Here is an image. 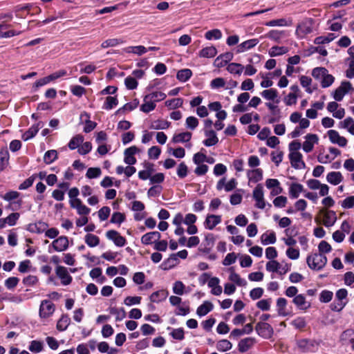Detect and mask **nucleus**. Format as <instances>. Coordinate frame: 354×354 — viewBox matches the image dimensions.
Masks as SVG:
<instances>
[{
    "mask_svg": "<svg viewBox=\"0 0 354 354\" xmlns=\"http://www.w3.org/2000/svg\"><path fill=\"white\" fill-rule=\"evenodd\" d=\"M312 75L317 80H320L321 86L327 88L334 82V77L328 74L327 69L323 67H317L313 70Z\"/></svg>",
    "mask_w": 354,
    "mask_h": 354,
    "instance_id": "1",
    "label": "nucleus"
},
{
    "mask_svg": "<svg viewBox=\"0 0 354 354\" xmlns=\"http://www.w3.org/2000/svg\"><path fill=\"white\" fill-rule=\"evenodd\" d=\"M306 262L310 269L319 270L326 266L327 263V258L323 254L315 253L308 255Z\"/></svg>",
    "mask_w": 354,
    "mask_h": 354,
    "instance_id": "2",
    "label": "nucleus"
},
{
    "mask_svg": "<svg viewBox=\"0 0 354 354\" xmlns=\"http://www.w3.org/2000/svg\"><path fill=\"white\" fill-rule=\"evenodd\" d=\"M55 311V304L48 299H44L41 301L39 316L41 319H46L50 317Z\"/></svg>",
    "mask_w": 354,
    "mask_h": 354,
    "instance_id": "3",
    "label": "nucleus"
},
{
    "mask_svg": "<svg viewBox=\"0 0 354 354\" xmlns=\"http://www.w3.org/2000/svg\"><path fill=\"white\" fill-rule=\"evenodd\" d=\"M19 196L20 194L17 191H9L4 195L1 196V197L4 201L10 203L9 208L12 210H15L20 208L22 205V201L21 199H18Z\"/></svg>",
    "mask_w": 354,
    "mask_h": 354,
    "instance_id": "4",
    "label": "nucleus"
},
{
    "mask_svg": "<svg viewBox=\"0 0 354 354\" xmlns=\"http://www.w3.org/2000/svg\"><path fill=\"white\" fill-rule=\"evenodd\" d=\"M313 31V21L307 19L299 23L296 28L295 34L298 38H304Z\"/></svg>",
    "mask_w": 354,
    "mask_h": 354,
    "instance_id": "5",
    "label": "nucleus"
},
{
    "mask_svg": "<svg viewBox=\"0 0 354 354\" xmlns=\"http://www.w3.org/2000/svg\"><path fill=\"white\" fill-rule=\"evenodd\" d=\"M257 334L264 339L272 337L274 330L272 327L266 322H259L255 326Z\"/></svg>",
    "mask_w": 354,
    "mask_h": 354,
    "instance_id": "6",
    "label": "nucleus"
},
{
    "mask_svg": "<svg viewBox=\"0 0 354 354\" xmlns=\"http://www.w3.org/2000/svg\"><path fill=\"white\" fill-rule=\"evenodd\" d=\"M252 197L256 203V207L263 209L266 207V203L264 199L263 188L260 184L257 185L252 192Z\"/></svg>",
    "mask_w": 354,
    "mask_h": 354,
    "instance_id": "7",
    "label": "nucleus"
},
{
    "mask_svg": "<svg viewBox=\"0 0 354 354\" xmlns=\"http://www.w3.org/2000/svg\"><path fill=\"white\" fill-rule=\"evenodd\" d=\"M69 245L68 239L66 236H61L55 239L51 245L49 246V252H50V248L56 252H64L66 250Z\"/></svg>",
    "mask_w": 354,
    "mask_h": 354,
    "instance_id": "8",
    "label": "nucleus"
},
{
    "mask_svg": "<svg viewBox=\"0 0 354 354\" xmlns=\"http://www.w3.org/2000/svg\"><path fill=\"white\" fill-rule=\"evenodd\" d=\"M353 90L351 84L347 81H343L341 85L333 92V98L336 101H341L344 95Z\"/></svg>",
    "mask_w": 354,
    "mask_h": 354,
    "instance_id": "9",
    "label": "nucleus"
},
{
    "mask_svg": "<svg viewBox=\"0 0 354 354\" xmlns=\"http://www.w3.org/2000/svg\"><path fill=\"white\" fill-rule=\"evenodd\" d=\"M319 138L317 134L308 133L305 136V141L302 145V149L306 153H309L313 151L314 145L317 144Z\"/></svg>",
    "mask_w": 354,
    "mask_h": 354,
    "instance_id": "10",
    "label": "nucleus"
},
{
    "mask_svg": "<svg viewBox=\"0 0 354 354\" xmlns=\"http://www.w3.org/2000/svg\"><path fill=\"white\" fill-rule=\"evenodd\" d=\"M259 39L257 38H253L244 41L243 42L237 45V46L235 48V52L236 53L239 54L250 50L252 48H254L259 44Z\"/></svg>",
    "mask_w": 354,
    "mask_h": 354,
    "instance_id": "11",
    "label": "nucleus"
},
{
    "mask_svg": "<svg viewBox=\"0 0 354 354\" xmlns=\"http://www.w3.org/2000/svg\"><path fill=\"white\" fill-rule=\"evenodd\" d=\"M55 272L59 279H60L62 285L67 286L71 283L72 277L69 274L66 268L57 266L55 269Z\"/></svg>",
    "mask_w": 354,
    "mask_h": 354,
    "instance_id": "12",
    "label": "nucleus"
},
{
    "mask_svg": "<svg viewBox=\"0 0 354 354\" xmlns=\"http://www.w3.org/2000/svg\"><path fill=\"white\" fill-rule=\"evenodd\" d=\"M140 149L136 146H131L124 150V162L128 165H133L136 163L135 154L139 153Z\"/></svg>",
    "mask_w": 354,
    "mask_h": 354,
    "instance_id": "13",
    "label": "nucleus"
},
{
    "mask_svg": "<svg viewBox=\"0 0 354 354\" xmlns=\"http://www.w3.org/2000/svg\"><path fill=\"white\" fill-rule=\"evenodd\" d=\"M327 133L330 141L333 144H336L341 147H344L346 146L348 142L346 138L340 136L337 131L329 130Z\"/></svg>",
    "mask_w": 354,
    "mask_h": 354,
    "instance_id": "14",
    "label": "nucleus"
},
{
    "mask_svg": "<svg viewBox=\"0 0 354 354\" xmlns=\"http://www.w3.org/2000/svg\"><path fill=\"white\" fill-rule=\"evenodd\" d=\"M290 163L292 167L297 169H301L305 167V163L302 160V155L299 151L289 153Z\"/></svg>",
    "mask_w": 354,
    "mask_h": 354,
    "instance_id": "15",
    "label": "nucleus"
},
{
    "mask_svg": "<svg viewBox=\"0 0 354 354\" xmlns=\"http://www.w3.org/2000/svg\"><path fill=\"white\" fill-rule=\"evenodd\" d=\"M292 303L301 310H306L310 308V302L306 300V297L302 294H299L292 299Z\"/></svg>",
    "mask_w": 354,
    "mask_h": 354,
    "instance_id": "16",
    "label": "nucleus"
},
{
    "mask_svg": "<svg viewBox=\"0 0 354 354\" xmlns=\"http://www.w3.org/2000/svg\"><path fill=\"white\" fill-rule=\"evenodd\" d=\"M43 127V123L39 122L37 124L32 125L26 132L21 136V139L24 141H28L34 138L39 130Z\"/></svg>",
    "mask_w": 354,
    "mask_h": 354,
    "instance_id": "17",
    "label": "nucleus"
},
{
    "mask_svg": "<svg viewBox=\"0 0 354 354\" xmlns=\"http://www.w3.org/2000/svg\"><path fill=\"white\" fill-rule=\"evenodd\" d=\"M221 222V216L207 214L204 221V227L207 230H212Z\"/></svg>",
    "mask_w": 354,
    "mask_h": 354,
    "instance_id": "18",
    "label": "nucleus"
},
{
    "mask_svg": "<svg viewBox=\"0 0 354 354\" xmlns=\"http://www.w3.org/2000/svg\"><path fill=\"white\" fill-rule=\"evenodd\" d=\"M261 97L268 102H280L279 93L275 88H268L263 90L261 93Z\"/></svg>",
    "mask_w": 354,
    "mask_h": 354,
    "instance_id": "19",
    "label": "nucleus"
},
{
    "mask_svg": "<svg viewBox=\"0 0 354 354\" xmlns=\"http://www.w3.org/2000/svg\"><path fill=\"white\" fill-rule=\"evenodd\" d=\"M161 234L157 231L151 232L145 234L141 237V242L144 245H151L155 243L156 241L160 240Z\"/></svg>",
    "mask_w": 354,
    "mask_h": 354,
    "instance_id": "20",
    "label": "nucleus"
},
{
    "mask_svg": "<svg viewBox=\"0 0 354 354\" xmlns=\"http://www.w3.org/2000/svg\"><path fill=\"white\" fill-rule=\"evenodd\" d=\"M71 207L75 209L77 214L81 216H87L91 212V209L84 205L81 200H75L71 201Z\"/></svg>",
    "mask_w": 354,
    "mask_h": 354,
    "instance_id": "21",
    "label": "nucleus"
},
{
    "mask_svg": "<svg viewBox=\"0 0 354 354\" xmlns=\"http://www.w3.org/2000/svg\"><path fill=\"white\" fill-rule=\"evenodd\" d=\"M256 343L254 337H245L242 339L238 344V349L241 353H245L250 350Z\"/></svg>",
    "mask_w": 354,
    "mask_h": 354,
    "instance_id": "22",
    "label": "nucleus"
},
{
    "mask_svg": "<svg viewBox=\"0 0 354 354\" xmlns=\"http://www.w3.org/2000/svg\"><path fill=\"white\" fill-rule=\"evenodd\" d=\"M48 225L43 221H38L35 223H30L28 226V230L32 233L41 234L48 228Z\"/></svg>",
    "mask_w": 354,
    "mask_h": 354,
    "instance_id": "23",
    "label": "nucleus"
},
{
    "mask_svg": "<svg viewBox=\"0 0 354 354\" xmlns=\"http://www.w3.org/2000/svg\"><path fill=\"white\" fill-rule=\"evenodd\" d=\"M220 280L218 277H212L208 281V286L212 288V295L218 296L222 293V287L219 285Z\"/></svg>",
    "mask_w": 354,
    "mask_h": 354,
    "instance_id": "24",
    "label": "nucleus"
},
{
    "mask_svg": "<svg viewBox=\"0 0 354 354\" xmlns=\"http://www.w3.org/2000/svg\"><path fill=\"white\" fill-rule=\"evenodd\" d=\"M247 176L250 182L257 183L263 178V171L259 168L248 170Z\"/></svg>",
    "mask_w": 354,
    "mask_h": 354,
    "instance_id": "25",
    "label": "nucleus"
},
{
    "mask_svg": "<svg viewBox=\"0 0 354 354\" xmlns=\"http://www.w3.org/2000/svg\"><path fill=\"white\" fill-rule=\"evenodd\" d=\"M192 136V133L189 131L175 133L171 141L175 144L187 142L191 140Z\"/></svg>",
    "mask_w": 354,
    "mask_h": 354,
    "instance_id": "26",
    "label": "nucleus"
},
{
    "mask_svg": "<svg viewBox=\"0 0 354 354\" xmlns=\"http://www.w3.org/2000/svg\"><path fill=\"white\" fill-rule=\"evenodd\" d=\"M205 134L207 138L203 141V144L206 147L214 146L218 142V138L213 130H206Z\"/></svg>",
    "mask_w": 354,
    "mask_h": 354,
    "instance_id": "27",
    "label": "nucleus"
},
{
    "mask_svg": "<svg viewBox=\"0 0 354 354\" xmlns=\"http://www.w3.org/2000/svg\"><path fill=\"white\" fill-rule=\"evenodd\" d=\"M229 280L236 283L239 286H245L247 284L246 281L242 279L239 274L235 272L233 267L229 268Z\"/></svg>",
    "mask_w": 354,
    "mask_h": 354,
    "instance_id": "28",
    "label": "nucleus"
},
{
    "mask_svg": "<svg viewBox=\"0 0 354 354\" xmlns=\"http://www.w3.org/2000/svg\"><path fill=\"white\" fill-rule=\"evenodd\" d=\"M292 25V20L285 18L281 19H273L269 21H267L265 23V26L268 27H274V26H279V27H284V26H290Z\"/></svg>",
    "mask_w": 354,
    "mask_h": 354,
    "instance_id": "29",
    "label": "nucleus"
},
{
    "mask_svg": "<svg viewBox=\"0 0 354 354\" xmlns=\"http://www.w3.org/2000/svg\"><path fill=\"white\" fill-rule=\"evenodd\" d=\"M337 216L334 211H326L323 216V223L326 227H331L336 222Z\"/></svg>",
    "mask_w": 354,
    "mask_h": 354,
    "instance_id": "30",
    "label": "nucleus"
},
{
    "mask_svg": "<svg viewBox=\"0 0 354 354\" xmlns=\"http://www.w3.org/2000/svg\"><path fill=\"white\" fill-rule=\"evenodd\" d=\"M169 293L166 290H160L153 292L150 297L149 299L153 303H160L166 299Z\"/></svg>",
    "mask_w": 354,
    "mask_h": 354,
    "instance_id": "31",
    "label": "nucleus"
},
{
    "mask_svg": "<svg viewBox=\"0 0 354 354\" xmlns=\"http://www.w3.org/2000/svg\"><path fill=\"white\" fill-rule=\"evenodd\" d=\"M218 51L216 47L210 46L203 48L198 52V56L203 58H212L216 55Z\"/></svg>",
    "mask_w": 354,
    "mask_h": 354,
    "instance_id": "32",
    "label": "nucleus"
},
{
    "mask_svg": "<svg viewBox=\"0 0 354 354\" xmlns=\"http://www.w3.org/2000/svg\"><path fill=\"white\" fill-rule=\"evenodd\" d=\"M123 52L126 53H132L138 56H141L147 52V48L144 46H128L123 48Z\"/></svg>",
    "mask_w": 354,
    "mask_h": 354,
    "instance_id": "33",
    "label": "nucleus"
},
{
    "mask_svg": "<svg viewBox=\"0 0 354 354\" xmlns=\"http://www.w3.org/2000/svg\"><path fill=\"white\" fill-rule=\"evenodd\" d=\"M227 71L232 75H241L243 72L244 66L239 63H230L226 68Z\"/></svg>",
    "mask_w": 354,
    "mask_h": 354,
    "instance_id": "34",
    "label": "nucleus"
},
{
    "mask_svg": "<svg viewBox=\"0 0 354 354\" xmlns=\"http://www.w3.org/2000/svg\"><path fill=\"white\" fill-rule=\"evenodd\" d=\"M89 118H90L89 115L86 112H84V113H81V115H80V119L82 120H85V125L84 127V131L85 133L91 132L96 127V123L95 122L90 120Z\"/></svg>",
    "mask_w": 354,
    "mask_h": 354,
    "instance_id": "35",
    "label": "nucleus"
},
{
    "mask_svg": "<svg viewBox=\"0 0 354 354\" xmlns=\"http://www.w3.org/2000/svg\"><path fill=\"white\" fill-rule=\"evenodd\" d=\"M277 241L276 234L274 232H266L261 236V243L263 245L274 244Z\"/></svg>",
    "mask_w": 354,
    "mask_h": 354,
    "instance_id": "36",
    "label": "nucleus"
},
{
    "mask_svg": "<svg viewBox=\"0 0 354 354\" xmlns=\"http://www.w3.org/2000/svg\"><path fill=\"white\" fill-rule=\"evenodd\" d=\"M288 301L285 298L280 297L277 300V313L279 316L286 317L289 315L286 310Z\"/></svg>",
    "mask_w": 354,
    "mask_h": 354,
    "instance_id": "37",
    "label": "nucleus"
},
{
    "mask_svg": "<svg viewBox=\"0 0 354 354\" xmlns=\"http://www.w3.org/2000/svg\"><path fill=\"white\" fill-rule=\"evenodd\" d=\"M339 127L345 129L351 135L354 136V119L351 117H347L339 124Z\"/></svg>",
    "mask_w": 354,
    "mask_h": 354,
    "instance_id": "38",
    "label": "nucleus"
},
{
    "mask_svg": "<svg viewBox=\"0 0 354 354\" xmlns=\"http://www.w3.org/2000/svg\"><path fill=\"white\" fill-rule=\"evenodd\" d=\"M326 180L329 183L337 185L343 180V176L339 171H331L327 174Z\"/></svg>",
    "mask_w": 354,
    "mask_h": 354,
    "instance_id": "39",
    "label": "nucleus"
},
{
    "mask_svg": "<svg viewBox=\"0 0 354 354\" xmlns=\"http://www.w3.org/2000/svg\"><path fill=\"white\" fill-rule=\"evenodd\" d=\"M286 35L285 30H270L266 35V37L274 41L279 42L281 39H283Z\"/></svg>",
    "mask_w": 354,
    "mask_h": 354,
    "instance_id": "40",
    "label": "nucleus"
},
{
    "mask_svg": "<svg viewBox=\"0 0 354 354\" xmlns=\"http://www.w3.org/2000/svg\"><path fill=\"white\" fill-rule=\"evenodd\" d=\"M71 323V319L68 315L63 314L57 321L56 328L59 331H64Z\"/></svg>",
    "mask_w": 354,
    "mask_h": 354,
    "instance_id": "41",
    "label": "nucleus"
},
{
    "mask_svg": "<svg viewBox=\"0 0 354 354\" xmlns=\"http://www.w3.org/2000/svg\"><path fill=\"white\" fill-rule=\"evenodd\" d=\"M304 187L299 183H292L289 188V194L292 198H297L303 192Z\"/></svg>",
    "mask_w": 354,
    "mask_h": 354,
    "instance_id": "42",
    "label": "nucleus"
},
{
    "mask_svg": "<svg viewBox=\"0 0 354 354\" xmlns=\"http://www.w3.org/2000/svg\"><path fill=\"white\" fill-rule=\"evenodd\" d=\"M213 309V304L209 301H205L199 306L196 310V313L199 317L206 315Z\"/></svg>",
    "mask_w": 354,
    "mask_h": 354,
    "instance_id": "43",
    "label": "nucleus"
},
{
    "mask_svg": "<svg viewBox=\"0 0 354 354\" xmlns=\"http://www.w3.org/2000/svg\"><path fill=\"white\" fill-rule=\"evenodd\" d=\"M288 52V47L274 46L269 49L268 54L270 57H277L284 55Z\"/></svg>",
    "mask_w": 354,
    "mask_h": 354,
    "instance_id": "44",
    "label": "nucleus"
},
{
    "mask_svg": "<svg viewBox=\"0 0 354 354\" xmlns=\"http://www.w3.org/2000/svg\"><path fill=\"white\" fill-rule=\"evenodd\" d=\"M124 42L122 39L120 38H110L106 39L101 44L102 48H107L109 47H115Z\"/></svg>",
    "mask_w": 354,
    "mask_h": 354,
    "instance_id": "45",
    "label": "nucleus"
},
{
    "mask_svg": "<svg viewBox=\"0 0 354 354\" xmlns=\"http://www.w3.org/2000/svg\"><path fill=\"white\" fill-rule=\"evenodd\" d=\"M192 72L189 68L181 69L178 71L176 78L181 82H185L192 77Z\"/></svg>",
    "mask_w": 354,
    "mask_h": 354,
    "instance_id": "46",
    "label": "nucleus"
},
{
    "mask_svg": "<svg viewBox=\"0 0 354 354\" xmlns=\"http://www.w3.org/2000/svg\"><path fill=\"white\" fill-rule=\"evenodd\" d=\"M84 241L90 248H94L99 245L100 239L97 236L93 234H87L85 236Z\"/></svg>",
    "mask_w": 354,
    "mask_h": 354,
    "instance_id": "47",
    "label": "nucleus"
},
{
    "mask_svg": "<svg viewBox=\"0 0 354 354\" xmlns=\"http://www.w3.org/2000/svg\"><path fill=\"white\" fill-rule=\"evenodd\" d=\"M143 101L144 103L140 106L141 111L147 113L155 109L156 103L149 99H147L146 95L145 96Z\"/></svg>",
    "mask_w": 354,
    "mask_h": 354,
    "instance_id": "48",
    "label": "nucleus"
},
{
    "mask_svg": "<svg viewBox=\"0 0 354 354\" xmlns=\"http://www.w3.org/2000/svg\"><path fill=\"white\" fill-rule=\"evenodd\" d=\"M84 142L83 136L78 134L73 137L68 143V147L71 150H74L80 147V145Z\"/></svg>",
    "mask_w": 354,
    "mask_h": 354,
    "instance_id": "49",
    "label": "nucleus"
},
{
    "mask_svg": "<svg viewBox=\"0 0 354 354\" xmlns=\"http://www.w3.org/2000/svg\"><path fill=\"white\" fill-rule=\"evenodd\" d=\"M9 153L7 150L0 151V171H3L9 163Z\"/></svg>",
    "mask_w": 354,
    "mask_h": 354,
    "instance_id": "50",
    "label": "nucleus"
},
{
    "mask_svg": "<svg viewBox=\"0 0 354 354\" xmlns=\"http://www.w3.org/2000/svg\"><path fill=\"white\" fill-rule=\"evenodd\" d=\"M205 37L207 40H218L222 37V32L219 29H213L207 31Z\"/></svg>",
    "mask_w": 354,
    "mask_h": 354,
    "instance_id": "51",
    "label": "nucleus"
},
{
    "mask_svg": "<svg viewBox=\"0 0 354 354\" xmlns=\"http://www.w3.org/2000/svg\"><path fill=\"white\" fill-rule=\"evenodd\" d=\"M146 96L147 99H149L153 102L162 101L167 97L166 94L161 91H154Z\"/></svg>",
    "mask_w": 354,
    "mask_h": 354,
    "instance_id": "52",
    "label": "nucleus"
},
{
    "mask_svg": "<svg viewBox=\"0 0 354 354\" xmlns=\"http://www.w3.org/2000/svg\"><path fill=\"white\" fill-rule=\"evenodd\" d=\"M57 158V152L56 150L51 149L47 151L44 156V161L46 164L50 165Z\"/></svg>",
    "mask_w": 354,
    "mask_h": 354,
    "instance_id": "53",
    "label": "nucleus"
},
{
    "mask_svg": "<svg viewBox=\"0 0 354 354\" xmlns=\"http://www.w3.org/2000/svg\"><path fill=\"white\" fill-rule=\"evenodd\" d=\"M300 83L308 93H312L313 92V89L310 87L312 83L310 77L306 75H301L300 77Z\"/></svg>",
    "mask_w": 354,
    "mask_h": 354,
    "instance_id": "54",
    "label": "nucleus"
},
{
    "mask_svg": "<svg viewBox=\"0 0 354 354\" xmlns=\"http://www.w3.org/2000/svg\"><path fill=\"white\" fill-rule=\"evenodd\" d=\"M44 344L41 341L32 340L30 342V345L28 346L29 351L32 353H38L43 350Z\"/></svg>",
    "mask_w": 354,
    "mask_h": 354,
    "instance_id": "55",
    "label": "nucleus"
},
{
    "mask_svg": "<svg viewBox=\"0 0 354 354\" xmlns=\"http://www.w3.org/2000/svg\"><path fill=\"white\" fill-rule=\"evenodd\" d=\"M232 344L227 339H222L217 342L216 348L218 351L225 352L232 348Z\"/></svg>",
    "mask_w": 354,
    "mask_h": 354,
    "instance_id": "56",
    "label": "nucleus"
},
{
    "mask_svg": "<svg viewBox=\"0 0 354 354\" xmlns=\"http://www.w3.org/2000/svg\"><path fill=\"white\" fill-rule=\"evenodd\" d=\"M183 104V100L182 98H174L165 102V105L170 109H175L178 107H181Z\"/></svg>",
    "mask_w": 354,
    "mask_h": 354,
    "instance_id": "57",
    "label": "nucleus"
},
{
    "mask_svg": "<svg viewBox=\"0 0 354 354\" xmlns=\"http://www.w3.org/2000/svg\"><path fill=\"white\" fill-rule=\"evenodd\" d=\"M354 330L351 328H348L343 331L341 334L339 339L340 341L343 343H346V342H350L354 337Z\"/></svg>",
    "mask_w": 354,
    "mask_h": 354,
    "instance_id": "58",
    "label": "nucleus"
},
{
    "mask_svg": "<svg viewBox=\"0 0 354 354\" xmlns=\"http://www.w3.org/2000/svg\"><path fill=\"white\" fill-rule=\"evenodd\" d=\"M173 292L177 295H183L185 292V286L180 281H176L172 288Z\"/></svg>",
    "mask_w": 354,
    "mask_h": 354,
    "instance_id": "59",
    "label": "nucleus"
},
{
    "mask_svg": "<svg viewBox=\"0 0 354 354\" xmlns=\"http://www.w3.org/2000/svg\"><path fill=\"white\" fill-rule=\"evenodd\" d=\"M199 121L194 116H189L185 120V127L190 130H194L198 125Z\"/></svg>",
    "mask_w": 354,
    "mask_h": 354,
    "instance_id": "60",
    "label": "nucleus"
},
{
    "mask_svg": "<svg viewBox=\"0 0 354 354\" xmlns=\"http://www.w3.org/2000/svg\"><path fill=\"white\" fill-rule=\"evenodd\" d=\"M279 104V102H267L265 104L270 111L272 115H278L280 114V109L278 106Z\"/></svg>",
    "mask_w": 354,
    "mask_h": 354,
    "instance_id": "61",
    "label": "nucleus"
},
{
    "mask_svg": "<svg viewBox=\"0 0 354 354\" xmlns=\"http://www.w3.org/2000/svg\"><path fill=\"white\" fill-rule=\"evenodd\" d=\"M118 102L116 97L109 96L106 98L105 102L103 105V109L106 110L112 109L118 104Z\"/></svg>",
    "mask_w": 354,
    "mask_h": 354,
    "instance_id": "62",
    "label": "nucleus"
},
{
    "mask_svg": "<svg viewBox=\"0 0 354 354\" xmlns=\"http://www.w3.org/2000/svg\"><path fill=\"white\" fill-rule=\"evenodd\" d=\"M286 256L292 260H297L299 258V250L294 247H289L286 251Z\"/></svg>",
    "mask_w": 354,
    "mask_h": 354,
    "instance_id": "63",
    "label": "nucleus"
},
{
    "mask_svg": "<svg viewBox=\"0 0 354 354\" xmlns=\"http://www.w3.org/2000/svg\"><path fill=\"white\" fill-rule=\"evenodd\" d=\"M341 207L344 209L354 208V196H350L341 201Z\"/></svg>",
    "mask_w": 354,
    "mask_h": 354,
    "instance_id": "64",
    "label": "nucleus"
}]
</instances>
